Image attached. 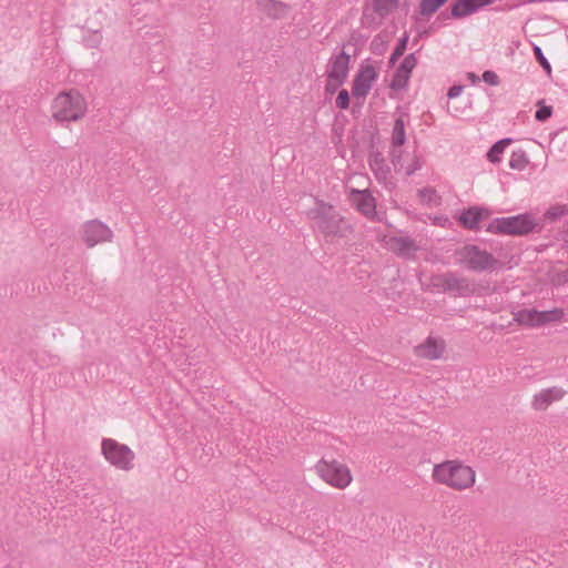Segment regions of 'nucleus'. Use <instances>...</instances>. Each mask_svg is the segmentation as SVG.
Here are the masks:
<instances>
[{
  "label": "nucleus",
  "mask_w": 568,
  "mask_h": 568,
  "mask_svg": "<svg viewBox=\"0 0 568 568\" xmlns=\"http://www.w3.org/2000/svg\"><path fill=\"white\" fill-rule=\"evenodd\" d=\"M406 141L405 123L402 118L395 120L392 132V146L400 148Z\"/></svg>",
  "instance_id": "22"
},
{
  "label": "nucleus",
  "mask_w": 568,
  "mask_h": 568,
  "mask_svg": "<svg viewBox=\"0 0 568 568\" xmlns=\"http://www.w3.org/2000/svg\"><path fill=\"white\" fill-rule=\"evenodd\" d=\"M336 106L339 109H347L349 105V94L346 90H341L336 98Z\"/></svg>",
  "instance_id": "33"
},
{
  "label": "nucleus",
  "mask_w": 568,
  "mask_h": 568,
  "mask_svg": "<svg viewBox=\"0 0 568 568\" xmlns=\"http://www.w3.org/2000/svg\"><path fill=\"white\" fill-rule=\"evenodd\" d=\"M398 0H372L363 8L362 24L367 28L377 29L383 20L398 8Z\"/></svg>",
  "instance_id": "7"
},
{
  "label": "nucleus",
  "mask_w": 568,
  "mask_h": 568,
  "mask_svg": "<svg viewBox=\"0 0 568 568\" xmlns=\"http://www.w3.org/2000/svg\"><path fill=\"white\" fill-rule=\"evenodd\" d=\"M483 80L490 85L499 84V78L494 71H485L483 73Z\"/></svg>",
  "instance_id": "35"
},
{
  "label": "nucleus",
  "mask_w": 568,
  "mask_h": 568,
  "mask_svg": "<svg viewBox=\"0 0 568 568\" xmlns=\"http://www.w3.org/2000/svg\"><path fill=\"white\" fill-rule=\"evenodd\" d=\"M389 250L397 256L410 260L420 248L419 245L409 236H394L387 242Z\"/></svg>",
  "instance_id": "14"
},
{
  "label": "nucleus",
  "mask_w": 568,
  "mask_h": 568,
  "mask_svg": "<svg viewBox=\"0 0 568 568\" xmlns=\"http://www.w3.org/2000/svg\"><path fill=\"white\" fill-rule=\"evenodd\" d=\"M260 9L273 19H281L287 13L288 7L280 1L275 0H260Z\"/></svg>",
  "instance_id": "20"
},
{
  "label": "nucleus",
  "mask_w": 568,
  "mask_h": 568,
  "mask_svg": "<svg viewBox=\"0 0 568 568\" xmlns=\"http://www.w3.org/2000/svg\"><path fill=\"white\" fill-rule=\"evenodd\" d=\"M418 196L423 203H436L437 202V194L434 189L425 187L423 190H419Z\"/></svg>",
  "instance_id": "29"
},
{
  "label": "nucleus",
  "mask_w": 568,
  "mask_h": 568,
  "mask_svg": "<svg viewBox=\"0 0 568 568\" xmlns=\"http://www.w3.org/2000/svg\"><path fill=\"white\" fill-rule=\"evenodd\" d=\"M376 78L377 73L373 65H363L354 79L353 95L356 98H365Z\"/></svg>",
  "instance_id": "12"
},
{
  "label": "nucleus",
  "mask_w": 568,
  "mask_h": 568,
  "mask_svg": "<svg viewBox=\"0 0 568 568\" xmlns=\"http://www.w3.org/2000/svg\"><path fill=\"white\" fill-rule=\"evenodd\" d=\"M536 223L528 214L510 217L495 219L487 227V231L496 234L526 235L529 234Z\"/></svg>",
  "instance_id": "6"
},
{
  "label": "nucleus",
  "mask_w": 568,
  "mask_h": 568,
  "mask_svg": "<svg viewBox=\"0 0 568 568\" xmlns=\"http://www.w3.org/2000/svg\"><path fill=\"white\" fill-rule=\"evenodd\" d=\"M416 64L417 59L414 53L406 55L394 74V78L390 82V88L393 90L404 89L408 82L410 72L416 67Z\"/></svg>",
  "instance_id": "15"
},
{
  "label": "nucleus",
  "mask_w": 568,
  "mask_h": 568,
  "mask_svg": "<svg viewBox=\"0 0 568 568\" xmlns=\"http://www.w3.org/2000/svg\"><path fill=\"white\" fill-rule=\"evenodd\" d=\"M403 151L399 148H393L389 152L390 162L394 165L395 170H400L403 168L402 161Z\"/></svg>",
  "instance_id": "30"
},
{
  "label": "nucleus",
  "mask_w": 568,
  "mask_h": 568,
  "mask_svg": "<svg viewBox=\"0 0 568 568\" xmlns=\"http://www.w3.org/2000/svg\"><path fill=\"white\" fill-rule=\"evenodd\" d=\"M463 89H464L463 85H453L448 90V93H447L448 98L453 99V98L458 97L463 92Z\"/></svg>",
  "instance_id": "37"
},
{
  "label": "nucleus",
  "mask_w": 568,
  "mask_h": 568,
  "mask_svg": "<svg viewBox=\"0 0 568 568\" xmlns=\"http://www.w3.org/2000/svg\"><path fill=\"white\" fill-rule=\"evenodd\" d=\"M420 168L418 161H415L412 165L408 166L406 171V175H412L416 170Z\"/></svg>",
  "instance_id": "39"
},
{
  "label": "nucleus",
  "mask_w": 568,
  "mask_h": 568,
  "mask_svg": "<svg viewBox=\"0 0 568 568\" xmlns=\"http://www.w3.org/2000/svg\"><path fill=\"white\" fill-rule=\"evenodd\" d=\"M565 317L564 308H554L549 311H538L539 326L549 323L560 322Z\"/></svg>",
  "instance_id": "23"
},
{
  "label": "nucleus",
  "mask_w": 568,
  "mask_h": 568,
  "mask_svg": "<svg viewBox=\"0 0 568 568\" xmlns=\"http://www.w3.org/2000/svg\"><path fill=\"white\" fill-rule=\"evenodd\" d=\"M468 78L471 80V82H476L478 80V77L474 73H468Z\"/></svg>",
  "instance_id": "40"
},
{
  "label": "nucleus",
  "mask_w": 568,
  "mask_h": 568,
  "mask_svg": "<svg viewBox=\"0 0 568 568\" xmlns=\"http://www.w3.org/2000/svg\"><path fill=\"white\" fill-rule=\"evenodd\" d=\"M549 213H550L551 215H554V216H557V215H558V214H557V212H554V213H552V212H549Z\"/></svg>",
  "instance_id": "41"
},
{
  "label": "nucleus",
  "mask_w": 568,
  "mask_h": 568,
  "mask_svg": "<svg viewBox=\"0 0 568 568\" xmlns=\"http://www.w3.org/2000/svg\"><path fill=\"white\" fill-rule=\"evenodd\" d=\"M343 83H344V82H338L337 80H333V81H331V79L328 78L327 83H326V91H327L328 93H334V92L337 90V88H338L341 84H343Z\"/></svg>",
  "instance_id": "36"
},
{
  "label": "nucleus",
  "mask_w": 568,
  "mask_h": 568,
  "mask_svg": "<svg viewBox=\"0 0 568 568\" xmlns=\"http://www.w3.org/2000/svg\"><path fill=\"white\" fill-rule=\"evenodd\" d=\"M468 2L474 7V11H476L481 7L489 4L491 0H468Z\"/></svg>",
  "instance_id": "38"
},
{
  "label": "nucleus",
  "mask_w": 568,
  "mask_h": 568,
  "mask_svg": "<svg viewBox=\"0 0 568 568\" xmlns=\"http://www.w3.org/2000/svg\"><path fill=\"white\" fill-rule=\"evenodd\" d=\"M352 204L366 217H373L376 213V200L369 190L352 189L349 192Z\"/></svg>",
  "instance_id": "13"
},
{
  "label": "nucleus",
  "mask_w": 568,
  "mask_h": 568,
  "mask_svg": "<svg viewBox=\"0 0 568 568\" xmlns=\"http://www.w3.org/2000/svg\"><path fill=\"white\" fill-rule=\"evenodd\" d=\"M514 321L523 326H539L538 311L535 308H524L514 313Z\"/></svg>",
  "instance_id": "21"
},
{
  "label": "nucleus",
  "mask_w": 568,
  "mask_h": 568,
  "mask_svg": "<svg viewBox=\"0 0 568 568\" xmlns=\"http://www.w3.org/2000/svg\"><path fill=\"white\" fill-rule=\"evenodd\" d=\"M487 216L488 212L486 210L470 207L460 215L459 221L464 227L468 230H477L479 227L480 220L486 219Z\"/></svg>",
  "instance_id": "19"
},
{
  "label": "nucleus",
  "mask_w": 568,
  "mask_h": 568,
  "mask_svg": "<svg viewBox=\"0 0 568 568\" xmlns=\"http://www.w3.org/2000/svg\"><path fill=\"white\" fill-rule=\"evenodd\" d=\"M432 478L436 484L463 491L474 486L476 471L459 459H448L433 467Z\"/></svg>",
  "instance_id": "2"
},
{
  "label": "nucleus",
  "mask_w": 568,
  "mask_h": 568,
  "mask_svg": "<svg viewBox=\"0 0 568 568\" xmlns=\"http://www.w3.org/2000/svg\"><path fill=\"white\" fill-rule=\"evenodd\" d=\"M407 42H408V36L404 34L399 39L396 48L394 49V51H393V53H392V55L389 58V64L390 65H394L395 62L404 54V52L406 50V47H407Z\"/></svg>",
  "instance_id": "27"
},
{
  "label": "nucleus",
  "mask_w": 568,
  "mask_h": 568,
  "mask_svg": "<svg viewBox=\"0 0 568 568\" xmlns=\"http://www.w3.org/2000/svg\"><path fill=\"white\" fill-rule=\"evenodd\" d=\"M368 164L375 178L379 182H386L390 175V168L379 151L372 150L368 155Z\"/></svg>",
  "instance_id": "17"
},
{
  "label": "nucleus",
  "mask_w": 568,
  "mask_h": 568,
  "mask_svg": "<svg viewBox=\"0 0 568 568\" xmlns=\"http://www.w3.org/2000/svg\"><path fill=\"white\" fill-rule=\"evenodd\" d=\"M564 396L565 390L556 386L542 389L534 395L531 407L538 412L546 410L552 403L560 400Z\"/></svg>",
  "instance_id": "16"
},
{
  "label": "nucleus",
  "mask_w": 568,
  "mask_h": 568,
  "mask_svg": "<svg viewBox=\"0 0 568 568\" xmlns=\"http://www.w3.org/2000/svg\"><path fill=\"white\" fill-rule=\"evenodd\" d=\"M459 255L467 267L475 272L495 270L501 267V263L487 251L479 250L476 245L464 246Z\"/></svg>",
  "instance_id": "8"
},
{
  "label": "nucleus",
  "mask_w": 568,
  "mask_h": 568,
  "mask_svg": "<svg viewBox=\"0 0 568 568\" xmlns=\"http://www.w3.org/2000/svg\"><path fill=\"white\" fill-rule=\"evenodd\" d=\"M474 12V7L468 0H457L452 7L453 18H463Z\"/></svg>",
  "instance_id": "25"
},
{
  "label": "nucleus",
  "mask_w": 568,
  "mask_h": 568,
  "mask_svg": "<svg viewBox=\"0 0 568 568\" xmlns=\"http://www.w3.org/2000/svg\"><path fill=\"white\" fill-rule=\"evenodd\" d=\"M308 217L323 235L326 243H337L353 233L349 222L332 205L323 200L315 199V207L308 211Z\"/></svg>",
  "instance_id": "1"
},
{
  "label": "nucleus",
  "mask_w": 568,
  "mask_h": 568,
  "mask_svg": "<svg viewBox=\"0 0 568 568\" xmlns=\"http://www.w3.org/2000/svg\"><path fill=\"white\" fill-rule=\"evenodd\" d=\"M552 114V108L551 106H541L537 110L535 116L538 121H546L548 120Z\"/></svg>",
  "instance_id": "34"
},
{
  "label": "nucleus",
  "mask_w": 568,
  "mask_h": 568,
  "mask_svg": "<svg viewBox=\"0 0 568 568\" xmlns=\"http://www.w3.org/2000/svg\"><path fill=\"white\" fill-rule=\"evenodd\" d=\"M527 163L528 159L524 151L514 152L509 160V166L516 170L524 169Z\"/></svg>",
  "instance_id": "28"
},
{
  "label": "nucleus",
  "mask_w": 568,
  "mask_h": 568,
  "mask_svg": "<svg viewBox=\"0 0 568 568\" xmlns=\"http://www.w3.org/2000/svg\"><path fill=\"white\" fill-rule=\"evenodd\" d=\"M446 343L440 337L428 336L425 342L415 346L414 353L417 357L435 361L443 356Z\"/></svg>",
  "instance_id": "11"
},
{
  "label": "nucleus",
  "mask_w": 568,
  "mask_h": 568,
  "mask_svg": "<svg viewBox=\"0 0 568 568\" xmlns=\"http://www.w3.org/2000/svg\"><path fill=\"white\" fill-rule=\"evenodd\" d=\"M348 64L349 55L345 51H342L332 61L331 70L328 72L331 81L337 80L338 82H344L347 78Z\"/></svg>",
  "instance_id": "18"
},
{
  "label": "nucleus",
  "mask_w": 568,
  "mask_h": 568,
  "mask_svg": "<svg viewBox=\"0 0 568 568\" xmlns=\"http://www.w3.org/2000/svg\"><path fill=\"white\" fill-rule=\"evenodd\" d=\"M87 101L77 90L60 92L52 103V118L60 123L79 121L87 113Z\"/></svg>",
  "instance_id": "3"
},
{
  "label": "nucleus",
  "mask_w": 568,
  "mask_h": 568,
  "mask_svg": "<svg viewBox=\"0 0 568 568\" xmlns=\"http://www.w3.org/2000/svg\"><path fill=\"white\" fill-rule=\"evenodd\" d=\"M551 282L554 285H557V286L567 284L568 283V268L560 271V272H556L551 277Z\"/></svg>",
  "instance_id": "32"
},
{
  "label": "nucleus",
  "mask_w": 568,
  "mask_h": 568,
  "mask_svg": "<svg viewBox=\"0 0 568 568\" xmlns=\"http://www.w3.org/2000/svg\"><path fill=\"white\" fill-rule=\"evenodd\" d=\"M447 1L448 0H420L418 7L419 13L423 17H430Z\"/></svg>",
  "instance_id": "24"
},
{
  "label": "nucleus",
  "mask_w": 568,
  "mask_h": 568,
  "mask_svg": "<svg viewBox=\"0 0 568 568\" xmlns=\"http://www.w3.org/2000/svg\"><path fill=\"white\" fill-rule=\"evenodd\" d=\"M429 285L439 292L455 293L463 297L475 293V285L468 278L453 272L432 275Z\"/></svg>",
  "instance_id": "5"
},
{
  "label": "nucleus",
  "mask_w": 568,
  "mask_h": 568,
  "mask_svg": "<svg viewBox=\"0 0 568 568\" xmlns=\"http://www.w3.org/2000/svg\"><path fill=\"white\" fill-rule=\"evenodd\" d=\"M511 142L510 139H503L498 142H496L489 150L487 156L488 160L493 163H497L500 161L498 158L499 154H501L505 150V148Z\"/></svg>",
  "instance_id": "26"
},
{
  "label": "nucleus",
  "mask_w": 568,
  "mask_h": 568,
  "mask_svg": "<svg viewBox=\"0 0 568 568\" xmlns=\"http://www.w3.org/2000/svg\"><path fill=\"white\" fill-rule=\"evenodd\" d=\"M102 454L108 462L119 469L131 470L133 468L135 455L126 445L105 438L102 442Z\"/></svg>",
  "instance_id": "9"
},
{
  "label": "nucleus",
  "mask_w": 568,
  "mask_h": 568,
  "mask_svg": "<svg viewBox=\"0 0 568 568\" xmlns=\"http://www.w3.org/2000/svg\"><path fill=\"white\" fill-rule=\"evenodd\" d=\"M534 53L537 59V61L541 64L544 70L549 74L551 72V67L548 60L545 58L541 49L539 47L534 48Z\"/></svg>",
  "instance_id": "31"
},
{
  "label": "nucleus",
  "mask_w": 568,
  "mask_h": 568,
  "mask_svg": "<svg viewBox=\"0 0 568 568\" xmlns=\"http://www.w3.org/2000/svg\"><path fill=\"white\" fill-rule=\"evenodd\" d=\"M113 232L99 220H91L83 224L82 240L88 247H93L99 243L111 242Z\"/></svg>",
  "instance_id": "10"
},
{
  "label": "nucleus",
  "mask_w": 568,
  "mask_h": 568,
  "mask_svg": "<svg viewBox=\"0 0 568 568\" xmlns=\"http://www.w3.org/2000/svg\"><path fill=\"white\" fill-rule=\"evenodd\" d=\"M316 474L328 485L344 489L352 483V474L349 468L337 462L321 459L315 465Z\"/></svg>",
  "instance_id": "4"
}]
</instances>
